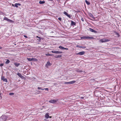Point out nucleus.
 I'll return each mask as SVG.
<instances>
[{"instance_id":"obj_1","label":"nucleus","mask_w":121,"mask_h":121,"mask_svg":"<svg viewBox=\"0 0 121 121\" xmlns=\"http://www.w3.org/2000/svg\"><path fill=\"white\" fill-rule=\"evenodd\" d=\"M81 39H93L94 38L92 36H85L80 37Z\"/></svg>"},{"instance_id":"obj_2","label":"nucleus","mask_w":121,"mask_h":121,"mask_svg":"<svg viewBox=\"0 0 121 121\" xmlns=\"http://www.w3.org/2000/svg\"><path fill=\"white\" fill-rule=\"evenodd\" d=\"M8 117L6 115H3L0 118L1 121H5L8 118Z\"/></svg>"},{"instance_id":"obj_3","label":"nucleus","mask_w":121,"mask_h":121,"mask_svg":"<svg viewBox=\"0 0 121 121\" xmlns=\"http://www.w3.org/2000/svg\"><path fill=\"white\" fill-rule=\"evenodd\" d=\"M110 40L107 39L105 38L100 40L99 42L101 43H104L109 41Z\"/></svg>"},{"instance_id":"obj_4","label":"nucleus","mask_w":121,"mask_h":121,"mask_svg":"<svg viewBox=\"0 0 121 121\" xmlns=\"http://www.w3.org/2000/svg\"><path fill=\"white\" fill-rule=\"evenodd\" d=\"M58 101V99L51 100L49 101V102L52 104H55Z\"/></svg>"},{"instance_id":"obj_5","label":"nucleus","mask_w":121,"mask_h":121,"mask_svg":"<svg viewBox=\"0 0 121 121\" xmlns=\"http://www.w3.org/2000/svg\"><path fill=\"white\" fill-rule=\"evenodd\" d=\"M51 52L52 53H55L56 54H60L61 53H62V52H60L58 51L54 50L52 51Z\"/></svg>"},{"instance_id":"obj_6","label":"nucleus","mask_w":121,"mask_h":121,"mask_svg":"<svg viewBox=\"0 0 121 121\" xmlns=\"http://www.w3.org/2000/svg\"><path fill=\"white\" fill-rule=\"evenodd\" d=\"M27 59L29 61H36L37 60V59L33 58H27Z\"/></svg>"},{"instance_id":"obj_7","label":"nucleus","mask_w":121,"mask_h":121,"mask_svg":"<svg viewBox=\"0 0 121 121\" xmlns=\"http://www.w3.org/2000/svg\"><path fill=\"white\" fill-rule=\"evenodd\" d=\"M85 53V52L84 51H82L80 52L77 53V55H83Z\"/></svg>"},{"instance_id":"obj_8","label":"nucleus","mask_w":121,"mask_h":121,"mask_svg":"<svg viewBox=\"0 0 121 121\" xmlns=\"http://www.w3.org/2000/svg\"><path fill=\"white\" fill-rule=\"evenodd\" d=\"M89 30L90 31L94 33H96L97 32V31H95V30H94L93 29L91 28H90L89 29Z\"/></svg>"},{"instance_id":"obj_9","label":"nucleus","mask_w":121,"mask_h":121,"mask_svg":"<svg viewBox=\"0 0 121 121\" xmlns=\"http://www.w3.org/2000/svg\"><path fill=\"white\" fill-rule=\"evenodd\" d=\"M1 79L3 81H4L6 82H7L8 81L7 79L6 78H5L4 77H2L1 78Z\"/></svg>"},{"instance_id":"obj_10","label":"nucleus","mask_w":121,"mask_h":121,"mask_svg":"<svg viewBox=\"0 0 121 121\" xmlns=\"http://www.w3.org/2000/svg\"><path fill=\"white\" fill-rule=\"evenodd\" d=\"M76 24V23L72 21H71V26H75Z\"/></svg>"},{"instance_id":"obj_11","label":"nucleus","mask_w":121,"mask_h":121,"mask_svg":"<svg viewBox=\"0 0 121 121\" xmlns=\"http://www.w3.org/2000/svg\"><path fill=\"white\" fill-rule=\"evenodd\" d=\"M64 14L66 15L68 17H69V18H70V16L69 14H68V13L66 12L65 11L64 13Z\"/></svg>"},{"instance_id":"obj_12","label":"nucleus","mask_w":121,"mask_h":121,"mask_svg":"<svg viewBox=\"0 0 121 121\" xmlns=\"http://www.w3.org/2000/svg\"><path fill=\"white\" fill-rule=\"evenodd\" d=\"M21 4H20L18 3H15L14 5V7H16L17 8L18 7V6H20L21 5Z\"/></svg>"},{"instance_id":"obj_13","label":"nucleus","mask_w":121,"mask_h":121,"mask_svg":"<svg viewBox=\"0 0 121 121\" xmlns=\"http://www.w3.org/2000/svg\"><path fill=\"white\" fill-rule=\"evenodd\" d=\"M51 65L50 62H47L46 64V66L48 68L49 66H50Z\"/></svg>"},{"instance_id":"obj_14","label":"nucleus","mask_w":121,"mask_h":121,"mask_svg":"<svg viewBox=\"0 0 121 121\" xmlns=\"http://www.w3.org/2000/svg\"><path fill=\"white\" fill-rule=\"evenodd\" d=\"M17 75L21 78H22L23 77L19 73H17Z\"/></svg>"},{"instance_id":"obj_15","label":"nucleus","mask_w":121,"mask_h":121,"mask_svg":"<svg viewBox=\"0 0 121 121\" xmlns=\"http://www.w3.org/2000/svg\"><path fill=\"white\" fill-rule=\"evenodd\" d=\"M45 117L46 119H48L49 117V113H47L45 115Z\"/></svg>"},{"instance_id":"obj_16","label":"nucleus","mask_w":121,"mask_h":121,"mask_svg":"<svg viewBox=\"0 0 121 121\" xmlns=\"http://www.w3.org/2000/svg\"><path fill=\"white\" fill-rule=\"evenodd\" d=\"M14 65L16 67H18L20 65L19 63H14Z\"/></svg>"},{"instance_id":"obj_17","label":"nucleus","mask_w":121,"mask_h":121,"mask_svg":"<svg viewBox=\"0 0 121 121\" xmlns=\"http://www.w3.org/2000/svg\"><path fill=\"white\" fill-rule=\"evenodd\" d=\"M75 82V81H71L69 82V84H73Z\"/></svg>"},{"instance_id":"obj_18","label":"nucleus","mask_w":121,"mask_h":121,"mask_svg":"<svg viewBox=\"0 0 121 121\" xmlns=\"http://www.w3.org/2000/svg\"><path fill=\"white\" fill-rule=\"evenodd\" d=\"M62 56L61 55H58L57 56H54V57L56 58H60Z\"/></svg>"},{"instance_id":"obj_19","label":"nucleus","mask_w":121,"mask_h":121,"mask_svg":"<svg viewBox=\"0 0 121 121\" xmlns=\"http://www.w3.org/2000/svg\"><path fill=\"white\" fill-rule=\"evenodd\" d=\"M10 62V60L8 59H6V61L5 62L6 64H9Z\"/></svg>"},{"instance_id":"obj_20","label":"nucleus","mask_w":121,"mask_h":121,"mask_svg":"<svg viewBox=\"0 0 121 121\" xmlns=\"http://www.w3.org/2000/svg\"><path fill=\"white\" fill-rule=\"evenodd\" d=\"M45 1H39V3L40 4H43L45 3Z\"/></svg>"},{"instance_id":"obj_21","label":"nucleus","mask_w":121,"mask_h":121,"mask_svg":"<svg viewBox=\"0 0 121 121\" xmlns=\"http://www.w3.org/2000/svg\"><path fill=\"white\" fill-rule=\"evenodd\" d=\"M59 48L62 50H64V49H65L64 47L61 46H59Z\"/></svg>"},{"instance_id":"obj_22","label":"nucleus","mask_w":121,"mask_h":121,"mask_svg":"<svg viewBox=\"0 0 121 121\" xmlns=\"http://www.w3.org/2000/svg\"><path fill=\"white\" fill-rule=\"evenodd\" d=\"M9 19L7 18L6 17H4V20H6L7 21H8V20Z\"/></svg>"},{"instance_id":"obj_23","label":"nucleus","mask_w":121,"mask_h":121,"mask_svg":"<svg viewBox=\"0 0 121 121\" xmlns=\"http://www.w3.org/2000/svg\"><path fill=\"white\" fill-rule=\"evenodd\" d=\"M85 2L87 4V5H89L90 4V2H89L87 1V0H86Z\"/></svg>"},{"instance_id":"obj_24","label":"nucleus","mask_w":121,"mask_h":121,"mask_svg":"<svg viewBox=\"0 0 121 121\" xmlns=\"http://www.w3.org/2000/svg\"><path fill=\"white\" fill-rule=\"evenodd\" d=\"M8 22H9L11 23H13V21L12 20H10L9 19L8 21Z\"/></svg>"},{"instance_id":"obj_25","label":"nucleus","mask_w":121,"mask_h":121,"mask_svg":"<svg viewBox=\"0 0 121 121\" xmlns=\"http://www.w3.org/2000/svg\"><path fill=\"white\" fill-rule=\"evenodd\" d=\"M46 55L47 56H52L53 55L50 54L48 53V54H46Z\"/></svg>"},{"instance_id":"obj_26","label":"nucleus","mask_w":121,"mask_h":121,"mask_svg":"<svg viewBox=\"0 0 121 121\" xmlns=\"http://www.w3.org/2000/svg\"><path fill=\"white\" fill-rule=\"evenodd\" d=\"M38 89L39 90H43V89H42V87H38Z\"/></svg>"},{"instance_id":"obj_27","label":"nucleus","mask_w":121,"mask_h":121,"mask_svg":"<svg viewBox=\"0 0 121 121\" xmlns=\"http://www.w3.org/2000/svg\"><path fill=\"white\" fill-rule=\"evenodd\" d=\"M64 84H69V82H64Z\"/></svg>"},{"instance_id":"obj_28","label":"nucleus","mask_w":121,"mask_h":121,"mask_svg":"<svg viewBox=\"0 0 121 121\" xmlns=\"http://www.w3.org/2000/svg\"><path fill=\"white\" fill-rule=\"evenodd\" d=\"M43 89V90H46V91H48V90H49L48 88H44V89Z\"/></svg>"},{"instance_id":"obj_29","label":"nucleus","mask_w":121,"mask_h":121,"mask_svg":"<svg viewBox=\"0 0 121 121\" xmlns=\"http://www.w3.org/2000/svg\"><path fill=\"white\" fill-rule=\"evenodd\" d=\"M14 94L13 93H9V95H14Z\"/></svg>"},{"instance_id":"obj_30","label":"nucleus","mask_w":121,"mask_h":121,"mask_svg":"<svg viewBox=\"0 0 121 121\" xmlns=\"http://www.w3.org/2000/svg\"><path fill=\"white\" fill-rule=\"evenodd\" d=\"M77 46V47H78L79 48H83V47L82 46Z\"/></svg>"},{"instance_id":"obj_31","label":"nucleus","mask_w":121,"mask_h":121,"mask_svg":"<svg viewBox=\"0 0 121 121\" xmlns=\"http://www.w3.org/2000/svg\"><path fill=\"white\" fill-rule=\"evenodd\" d=\"M77 71L78 72H82L81 70H78Z\"/></svg>"},{"instance_id":"obj_32","label":"nucleus","mask_w":121,"mask_h":121,"mask_svg":"<svg viewBox=\"0 0 121 121\" xmlns=\"http://www.w3.org/2000/svg\"><path fill=\"white\" fill-rule=\"evenodd\" d=\"M81 20L83 22H84V18L82 17V18L81 19Z\"/></svg>"},{"instance_id":"obj_33","label":"nucleus","mask_w":121,"mask_h":121,"mask_svg":"<svg viewBox=\"0 0 121 121\" xmlns=\"http://www.w3.org/2000/svg\"><path fill=\"white\" fill-rule=\"evenodd\" d=\"M4 65V64H1L0 65V66H2Z\"/></svg>"},{"instance_id":"obj_34","label":"nucleus","mask_w":121,"mask_h":121,"mask_svg":"<svg viewBox=\"0 0 121 121\" xmlns=\"http://www.w3.org/2000/svg\"><path fill=\"white\" fill-rule=\"evenodd\" d=\"M58 19L60 21H61V18L60 17H59L58 18Z\"/></svg>"},{"instance_id":"obj_35","label":"nucleus","mask_w":121,"mask_h":121,"mask_svg":"<svg viewBox=\"0 0 121 121\" xmlns=\"http://www.w3.org/2000/svg\"><path fill=\"white\" fill-rule=\"evenodd\" d=\"M116 34H117L118 35V37H119L120 35H119V34L117 33H116Z\"/></svg>"},{"instance_id":"obj_36","label":"nucleus","mask_w":121,"mask_h":121,"mask_svg":"<svg viewBox=\"0 0 121 121\" xmlns=\"http://www.w3.org/2000/svg\"><path fill=\"white\" fill-rule=\"evenodd\" d=\"M64 50H68V49L67 48H64Z\"/></svg>"},{"instance_id":"obj_37","label":"nucleus","mask_w":121,"mask_h":121,"mask_svg":"<svg viewBox=\"0 0 121 121\" xmlns=\"http://www.w3.org/2000/svg\"><path fill=\"white\" fill-rule=\"evenodd\" d=\"M91 17H93V15L91 14Z\"/></svg>"},{"instance_id":"obj_38","label":"nucleus","mask_w":121,"mask_h":121,"mask_svg":"<svg viewBox=\"0 0 121 121\" xmlns=\"http://www.w3.org/2000/svg\"><path fill=\"white\" fill-rule=\"evenodd\" d=\"M24 36L25 38H27V36H26V35H24Z\"/></svg>"},{"instance_id":"obj_39","label":"nucleus","mask_w":121,"mask_h":121,"mask_svg":"<svg viewBox=\"0 0 121 121\" xmlns=\"http://www.w3.org/2000/svg\"><path fill=\"white\" fill-rule=\"evenodd\" d=\"M86 48V47H83V48Z\"/></svg>"},{"instance_id":"obj_40","label":"nucleus","mask_w":121,"mask_h":121,"mask_svg":"<svg viewBox=\"0 0 121 121\" xmlns=\"http://www.w3.org/2000/svg\"><path fill=\"white\" fill-rule=\"evenodd\" d=\"M12 6L14 7V5L12 4Z\"/></svg>"},{"instance_id":"obj_41","label":"nucleus","mask_w":121,"mask_h":121,"mask_svg":"<svg viewBox=\"0 0 121 121\" xmlns=\"http://www.w3.org/2000/svg\"><path fill=\"white\" fill-rule=\"evenodd\" d=\"M37 37H38V38H40L39 37H38V36H37Z\"/></svg>"},{"instance_id":"obj_42","label":"nucleus","mask_w":121,"mask_h":121,"mask_svg":"<svg viewBox=\"0 0 121 121\" xmlns=\"http://www.w3.org/2000/svg\"><path fill=\"white\" fill-rule=\"evenodd\" d=\"M49 117L50 118H51L52 117H51V116L49 117Z\"/></svg>"},{"instance_id":"obj_43","label":"nucleus","mask_w":121,"mask_h":121,"mask_svg":"<svg viewBox=\"0 0 121 121\" xmlns=\"http://www.w3.org/2000/svg\"><path fill=\"white\" fill-rule=\"evenodd\" d=\"M49 0L50 1H52V0Z\"/></svg>"},{"instance_id":"obj_44","label":"nucleus","mask_w":121,"mask_h":121,"mask_svg":"<svg viewBox=\"0 0 121 121\" xmlns=\"http://www.w3.org/2000/svg\"><path fill=\"white\" fill-rule=\"evenodd\" d=\"M57 0V1H59L60 0Z\"/></svg>"}]
</instances>
